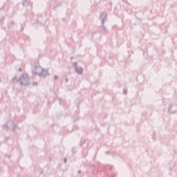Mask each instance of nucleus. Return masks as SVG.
<instances>
[{"label":"nucleus","mask_w":177,"mask_h":177,"mask_svg":"<svg viewBox=\"0 0 177 177\" xmlns=\"http://www.w3.org/2000/svg\"><path fill=\"white\" fill-rule=\"evenodd\" d=\"M12 82H13V84H16V82H17V76H14V77L12 79Z\"/></svg>","instance_id":"nucleus-7"},{"label":"nucleus","mask_w":177,"mask_h":177,"mask_svg":"<svg viewBox=\"0 0 177 177\" xmlns=\"http://www.w3.org/2000/svg\"><path fill=\"white\" fill-rule=\"evenodd\" d=\"M81 172H82L81 170H78L77 171L78 174H81Z\"/></svg>","instance_id":"nucleus-15"},{"label":"nucleus","mask_w":177,"mask_h":177,"mask_svg":"<svg viewBox=\"0 0 177 177\" xmlns=\"http://www.w3.org/2000/svg\"><path fill=\"white\" fill-rule=\"evenodd\" d=\"M2 128L3 129H10L11 131H16L17 129V127L15 125L12 120L7 122V124L3 125Z\"/></svg>","instance_id":"nucleus-4"},{"label":"nucleus","mask_w":177,"mask_h":177,"mask_svg":"<svg viewBox=\"0 0 177 177\" xmlns=\"http://www.w3.org/2000/svg\"><path fill=\"white\" fill-rule=\"evenodd\" d=\"M27 2H28V0H24V2L22 3L23 6H26V3H27Z\"/></svg>","instance_id":"nucleus-9"},{"label":"nucleus","mask_w":177,"mask_h":177,"mask_svg":"<svg viewBox=\"0 0 177 177\" xmlns=\"http://www.w3.org/2000/svg\"><path fill=\"white\" fill-rule=\"evenodd\" d=\"M64 162H67V159L64 158Z\"/></svg>","instance_id":"nucleus-14"},{"label":"nucleus","mask_w":177,"mask_h":177,"mask_svg":"<svg viewBox=\"0 0 177 177\" xmlns=\"http://www.w3.org/2000/svg\"><path fill=\"white\" fill-rule=\"evenodd\" d=\"M19 81L20 82V85H24L25 86L30 85V77L26 73L22 74L21 77H19Z\"/></svg>","instance_id":"nucleus-3"},{"label":"nucleus","mask_w":177,"mask_h":177,"mask_svg":"<svg viewBox=\"0 0 177 177\" xmlns=\"http://www.w3.org/2000/svg\"><path fill=\"white\" fill-rule=\"evenodd\" d=\"M3 20H5V17L2 16V17L0 18V23H3Z\"/></svg>","instance_id":"nucleus-8"},{"label":"nucleus","mask_w":177,"mask_h":177,"mask_svg":"<svg viewBox=\"0 0 177 177\" xmlns=\"http://www.w3.org/2000/svg\"><path fill=\"white\" fill-rule=\"evenodd\" d=\"M59 100L60 101V100H62V99H61V98H59Z\"/></svg>","instance_id":"nucleus-17"},{"label":"nucleus","mask_w":177,"mask_h":177,"mask_svg":"<svg viewBox=\"0 0 177 177\" xmlns=\"http://www.w3.org/2000/svg\"><path fill=\"white\" fill-rule=\"evenodd\" d=\"M18 71H21V68H19Z\"/></svg>","instance_id":"nucleus-16"},{"label":"nucleus","mask_w":177,"mask_h":177,"mask_svg":"<svg viewBox=\"0 0 177 177\" xmlns=\"http://www.w3.org/2000/svg\"><path fill=\"white\" fill-rule=\"evenodd\" d=\"M123 93H124V95L127 94V90H124V91H123Z\"/></svg>","instance_id":"nucleus-13"},{"label":"nucleus","mask_w":177,"mask_h":177,"mask_svg":"<svg viewBox=\"0 0 177 177\" xmlns=\"http://www.w3.org/2000/svg\"><path fill=\"white\" fill-rule=\"evenodd\" d=\"M0 82H1V79H0Z\"/></svg>","instance_id":"nucleus-20"},{"label":"nucleus","mask_w":177,"mask_h":177,"mask_svg":"<svg viewBox=\"0 0 177 177\" xmlns=\"http://www.w3.org/2000/svg\"><path fill=\"white\" fill-rule=\"evenodd\" d=\"M32 75H38L40 78H45L49 75V72L39 66H35V71H32Z\"/></svg>","instance_id":"nucleus-1"},{"label":"nucleus","mask_w":177,"mask_h":177,"mask_svg":"<svg viewBox=\"0 0 177 177\" xmlns=\"http://www.w3.org/2000/svg\"><path fill=\"white\" fill-rule=\"evenodd\" d=\"M106 19H107V13L106 12H102L100 16V19L102 21V31L103 34H107V28L104 26V22L106 21Z\"/></svg>","instance_id":"nucleus-2"},{"label":"nucleus","mask_w":177,"mask_h":177,"mask_svg":"<svg viewBox=\"0 0 177 177\" xmlns=\"http://www.w3.org/2000/svg\"><path fill=\"white\" fill-rule=\"evenodd\" d=\"M21 30H24V28H22Z\"/></svg>","instance_id":"nucleus-18"},{"label":"nucleus","mask_w":177,"mask_h":177,"mask_svg":"<svg viewBox=\"0 0 177 177\" xmlns=\"http://www.w3.org/2000/svg\"><path fill=\"white\" fill-rule=\"evenodd\" d=\"M168 111L170 114H175V113L177 112V104L170 106L168 109Z\"/></svg>","instance_id":"nucleus-6"},{"label":"nucleus","mask_w":177,"mask_h":177,"mask_svg":"<svg viewBox=\"0 0 177 177\" xmlns=\"http://www.w3.org/2000/svg\"><path fill=\"white\" fill-rule=\"evenodd\" d=\"M65 82H68V78H66V79H65Z\"/></svg>","instance_id":"nucleus-12"},{"label":"nucleus","mask_w":177,"mask_h":177,"mask_svg":"<svg viewBox=\"0 0 177 177\" xmlns=\"http://www.w3.org/2000/svg\"><path fill=\"white\" fill-rule=\"evenodd\" d=\"M21 30H24V28H22Z\"/></svg>","instance_id":"nucleus-19"},{"label":"nucleus","mask_w":177,"mask_h":177,"mask_svg":"<svg viewBox=\"0 0 177 177\" xmlns=\"http://www.w3.org/2000/svg\"><path fill=\"white\" fill-rule=\"evenodd\" d=\"M33 85H38V83H37V82H33Z\"/></svg>","instance_id":"nucleus-11"},{"label":"nucleus","mask_w":177,"mask_h":177,"mask_svg":"<svg viewBox=\"0 0 177 177\" xmlns=\"http://www.w3.org/2000/svg\"><path fill=\"white\" fill-rule=\"evenodd\" d=\"M73 67L75 68V71L77 73V74H82L84 73V68L82 67H79L78 68V63L77 62H74Z\"/></svg>","instance_id":"nucleus-5"},{"label":"nucleus","mask_w":177,"mask_h":177,"mask_svg":"<svg viewBox=\"0 0 177 177\" xmlns=\"http://www.w3.org/2000/svg\"><path fill=\"white\" fill-rule=\"evenodd\" d=\"M54 78H55V80H57L59 77H57V75H55Z\"/></svg>","instance_id":"nucleus-10"}]
</instances>
